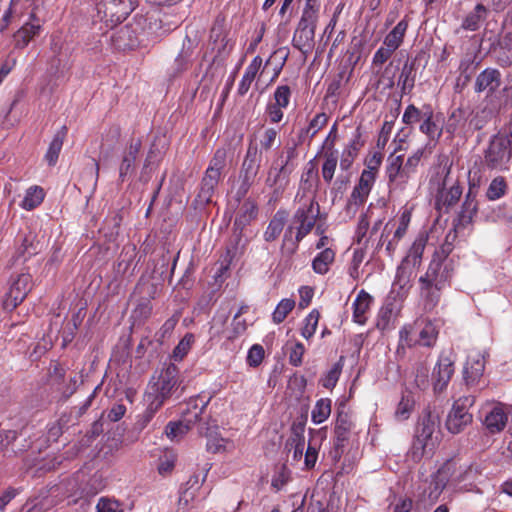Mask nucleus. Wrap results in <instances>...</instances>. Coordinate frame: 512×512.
Masks as SVG:
<instances>
[{
  "instance_id": "nucleus-27",
  "label": "nucleus",
  "mask_w": 512,
  "mask_h": 512,
  "mask_svg": "<svg viewBox=\"0 0 512 512\" xmlns=\"http://www.w3.org/2000/svg\"><path fill=\"white\" fill-rule=\"evenodd\" d=\"M372 301L373 298L369 293L365 290H360L353 302V320L356 323L360 325H364L366 323V314L370 309Z\"/></svg>"
},
{
  "instance_id": "nucleus-20",
  "label": "nucleus",
  "mask_w": 512,
  "mask_h": 512,
  "mask_svg": "<svg viewBox=\"0 0 512 512\" xmlns=\"http://www.w3.org/2000/svg\"><path fill=\"white\" fill-rule=\"evenodd\" d=\"M453 364L454 361L450 357H440L432 374V377L434 379L435 392H442L446 388L448 382L451 379V376L454 373Z\"/></svg>"
},
{
  "instance_id": "nucleus-50",
  "label": "nucleus",
  "mask_w": 512,
  "mask_h": 512,
  "mask_svg": "<svg viewBox=\"0 0 512 512\" xmlns=\"http://www.w3.org/2000/svg\"><path fill=\"white\" fill-rule=\"evenodd\" d=\"M436 338L437 332L435 330V327L431 323H428L418 333V338L415 339L414 342L415 345L429 348L435 343Z\"/></svg>"
},
{
  "instance_id": "nucleus-30",
  "label": "nucleus",
  "mask_w": 512,
  "mask_h": 512,
  "mask_svg": "<svg viewBox=\"0 0 512 512\" xmlns=\"http://www.w3.org/2000/svg\"><path fill=\"white\" fill-rule=\"evenodd\" d=\"M153 305L137 298L136 306L130 315L131 328L142 326L152 315Z\"/></svg>"
},
{
  "instance_id": "nucleus-57",
  "label": "nucleus",
  "mask_w": 512,
  "mask_h": 512,
  "mask_svg": "<svg viewBox=\"0 0 512 512\" xmlns=\"http://www.w3.org/2000/svg\"><path fill=\"white\" fill-rule=\"evenodd\" d=\"M424 114V107L422 109H418L415 105L410 104L406 107L403 113L402 121L407 125H412L423 120Z\"/></svg>"
},
{
  "instance_id": "nucleus-41",
  "label": "nucleus",
  "mask_w": 512,
  "mask_h": 512,
  "mask_svg": "<svg viewBox=\"0 0 512 512\" xmlns=\"http://www.w3.org/2000/svg\"><path fill=\"white\" fill-rule=\"evenodd\" d=\"M335 259V253L332 249L326 248L320 252L312 262V268L314 272L318 274H326L329 270V266Z\"/></svg>"
},
{
  "instance_id": "nucleus-48",
  "label": "nucleus",
  "mask_w": 512,
  "mask_h": 512,
  "mask_svg": "<svg viewBox=\"0 0 512 512\" xmlns=\"http://www.w3.org/2000/svg\"><path fill=\"white\" fill-rule=\"evenodd\" d=\"M181 317V311L177 310L173 313V315L168 318L160 330L157 332V341L163 344L167 338L172 335L173 330L175 329L177 323L179 322Z\"/></svg>"
},
{
  "instance_id": "nucleus-16",
  "label": "nucleus",
  "mask_w": 512,
  "mask_h": 512,
  "mask_svg": "<svg viewBox=\"0 0 512 512\" xmlns=\"http://www.w3.org/2000/svg\"><path fill=\"white\" fill-rule=\"evenodd\" d=\"M502 84L501 73L496 68H486L476 77L474 90L476 93L486 92L487 95L495 93Z\"/></svg>"
},
{
  "instance_id": "nucleus-64",
  "label": "nucleus",
  "mask_w": 512,
  "mask_h": 512,
  "mask_svg": "<svg viewBox=\"0 0 512 512\" xmlns=\"http://www.w3.org/2000/svg\"><path fill=\"white\" fill-rule=\"evenodd\" d=\"M463 120H464V111L461 109L454 110L448 119V123H447V127H446L447 132L454 133L458 129L460 123Z\"/></svg>"
},
{
  "instance_id": "nucleus-53",
  "label": "nucleus",
  "mask_w": 512,
  "mask_h": 512,
  "mask_svg": "<svg viewBox=\"0 0 512 512\" xmlns=\"http://www.w3.org/2000/svg\"><path fill=\"white\" fill-rule=\"evenodd\" d=\"M292 227H288L285 231L282 245H281V253L284 257L291 258L298 249V244L300 241H297V235L295 239L292 238Z\"/></svg>"
},
{
  "instance_id": "nucleus-39",
  "label": "nucleus",
  "mask_w": 512,
  "mask_h": 512,
  "mask_svg": "<svg viewBox=\"0 0 512 512\" xmlns=\"http://www.w3.org/2000/svg\"><path fill=\"white\" fill-rule=\"evenodd\" d=\"M318 185L319 182L300 180V186L296 195L298 202L311 203L313 201V204H318L316 201Z\"/></svg>"
},
{
  "instance_id": "nucleus-62",
  "label": "nucleus",
  "mask_w": 512,
  "mask_h": 512,
  "mask_svg": "<svg viewBox=\"0 0 512 512\" xmlns=\"http://www.w3.org/2000/svg\"><path fill=\"white\" fill-rule=\"evenodd\" d=\"M290 96H291L290 87L287 85H281V86L277 87V89L274 92V99H275L274 104L286 108L289 104Z\"/></svg>"
},
{
  "instance_id": "nucleus-5",
  "label": "nucleus",
  "mask_w": 512,
  "mask_h": 512,
  "mask_svg": "<svg viewBox=\"0 0 512 512\" xmlns=\"http://www.w3.org/2000/svg\"><path fill=\"white\" fill-rule=\"evenodd\" d=\"M474 403L475 397L472 395L462 396L454 401L445 422L450 433L459 434L472 423L473 415L469 410Z\"/></svg>"
},
{
  "instance_id": "nucleus-13",
  "label": "nucleus",
  "mask_w": 512,
  "mask_h": 512,
  "mask_svg": "<svg viewBox=\"0 0 512 512\" xmlns=\"http://www.w3.org/2000/svg\"><path fill=\"white\" fill-rule=\"evenodd\" d=\"M110 41L115 50H132L139 45L137 29L132 25L119 27L111 34Z\"/></svg>"
},
{
  "instance_id": "nucleus-58",
  "label": "nucleus",
  "mask_w": 512,
  "mask_h": 512,
  "mask_svg": "<svg viewBox=\"0 0 512 512\" xmlns=\"http://www.w3.org/2000/svg\"><path fill=\"white\" fill-rule=\"evenodd\" d=\"M320 314L317 310H312L305 318V325L302 328V335L306 339L313 336L316 331Z\"/></svg>"
},
{
  "instance_id": "nucleus-35",
  "label": "nucleus",
  "mask_w": 512,
  "mask_h": 512,
  "mask_svg": "<svg viewBox=\"0 0 512 512\" xmlns=\"http://www.w3.org/2000/svg\"><path fill=\"white\" fill-rule=\"evenodd\" d=\"M407 28L408 21L404 18L386 35L384 45L396 51L403 43Z\"/></svg>"
},
{
  "instance_id": "nucleus-14",
  "label": "nucleus",
  "mask_w": 512,
  "mask_h": 512,
  "mask_svg": "<svg viewBox=\"0 0 512 512\" xmlns=\"http://www.w3.org/2000/svg\"><path fill=\"white\" fill-rule=\"evenodd\" d=\"M116 8V0L109 3H98L96 7L97 18L100 21H104L107 25L109 21L111 23H120L124 21L133 10L132 2L130 0H127V5H125L121 11L116 10Z\"/></svg>"
},
{
  "instance_id": "nucleus-1",
  "label": "nucleus",
  "mask_w": 512,
  "mask_h": 512,
  "mask_svg": "<svg viewBox=\"0 0 512 512\" xmlns=\"http://www.w3.org/2000/svg\"><path fill=\"white\" fill-rule=\"evenodd\" d=\"M185 355L171 354L168 366L161 371L158 379L148 387L145 393L147 408L143 414V425H146L164 402L178 391L180 383L177 378L179 370L176 364L181 362Z\"/></svg>"
},
{
  "instance_id": "nucleus-33",
  "label": "nucleus",
  "mask_w": 512,
  "mask_h": 512,
  "mask_svg": "<svg viewBox=\"0 0 512 512\" xmlns=\"http://www.w3.org/2000/svg\"><path fill=\"white\" fill-rule=\"evenodd\" d=\"M258 207L251 199H246L240 206L236 218L235 225L244 227L257 217Z\"/></svg>"
},
{
  "instance_id": "nucleus-12",
  "label": "nucleus",
  "mask_w": 512,
  "mask_h": 512,
  "mask_svg": "<svg viewBox=\"0 0 512 512\" xmlns=\"http://www.w3.org/2000/svg\"><path fill=\"white\" fill-rule=\"evenodd\" d=\"M453 266L450 262L431 259L427 271L419 278V282L434 283L445 286L452 277Z\"/></svg>"
},
{
  "instance_id": "nucleus-55",
  "label": "nucleus",
  "mask_w": 512,
  "mask_h": 512,
  "mask_svg": "<svg viewBox=\"0 0 512 512\" xmlns=\"http://www.w3.org/2000/svg\"><path fill=\"white\" fill-rule=\"evenodd\" d=\"M328 121V117L325 113L317 114L309 123V126L306 130H302L300 134V141H302V137L304 134L310 135V138H313L319 130H321Z\"/></svg>"
},
{
  "instance_id": "nucleus-28",
  "label": "nucleus",
  "mask_w": 512,
  "mask_h": 512,
  "mask_svg": "<svg viewBox=\"0 0 512 512\" xmlns=\"http://www.w3.org/2000/svg\"><path fill=\"white\" fill-rule=\"evenodd\" d=\"M198 430L201 435H204L207 438L206 447L208 451L217 453L224 448L225 440L220 437L217 432L218 427L216 425L214 427H210L206 423H202L200 421Z\"/></svg>"
},
{
  "instance_id": "nucleus-45",
  "label": "nucleus",
  "mask_w": 512,
  "mask_h": 512,
  "mask_svg": "<svg viewBox=\"0 0 512 512\" xmlns=\"http://www.w3.org/2000/svg\"><path fill=\"white\" fill-rule=\"evenodd\" d=\"M311 435H319L321 438L325 437L326 431L321 429L318 431L310 430ZM318 445L315 443L314 436H311L308 447L305 453V466L307 469H311L315 466L318 457Z\"/></svg>"
},
{
  "instance_id": "nucleus-19",
  "label": "nucleus",
  "mask_w": 512,
  "mask_h": 512,
  "mask_svg": "<svg viewBox=\"0 0 512 512\" xmlns=\"http://www.w3.org/2000/svg\"><path fill=\"white\" fill-rule=\"evenodd\" d=\"M141 140H131L128 147L123 152L122 160L119 166V180L125 182L134 172V163L141 149Z\"/></svg>"
},
{
  "instance_id": "nucleus-9",
  "label": "nucleus",
  "mask_w": 512,
  "mask_h": 512,
  "mask_svg": "<svg viewBox=\"0 0 512 512\" xmlns=\"http://www.w3.org/2000/svg\"><path fill=\"white\" fill-rule=\"evenodd\" d=\"M403 162L402 155L391 154L387 159L386 175L390 192L403 191L411 177L405 170Z\"/></svg>"
},
{
  "instance_id": "nucleus-43",
  "label": "nucleus",
  "mask_w": 512,
  "mask_h": 512,
  "mask_svg": "<svg viewBox=\"0 0 512 512\" xmlns=\"http://www.w3.org/2000/svg\"><path fill=\"white\" fill-rule=\"evenodd\" d=\"M417 269L418 267L406 262V260L403 259L397 268L395 280L396 284L399 285L401 288L407 286L410 283L411 279L415 276Z\"/></svg>"
},
{
  "instance_id": "nucleus-23",
  "label": "nucleus",
  "mask_w": 512,
  "mask_h": 512,
  "mask_svg": "<svg viewBox=\"0 0 512 512\" xmlns=\"http://www.w3.org/2000/svg\"><path fill=\"white\" fill-rule=\"evenodd\" d=\"M489 15V9L482 3H477L474 8L463 18L460 29L475 32L479 30Z\"/></svg>"
},
{
  "instance_id": "nucleus-49",
  "label": "nucleus",
  "mask_w": 512,
  "mask_h": 512,
  "mask_svg": "<svg viewBox=\"0 0 512 512\" xmlns=\"http://www.w3.org/2000/svg\"><path fill=\"white\" fill-rule=\"evenodd\" d=\"M193 48V41L190 38L186 37L183 41L180 53L175 58V64L177 65L178 71H182L186 68L187 64L189 63L193 55Z\"/></svg>"
},
{
  "instance_id": "nucleus-60",
  "label": "nucleus",
  "mask_w": 512,
  "mask_h": 512,
  "mask_svg": "<svg viewBox=\"0 0 512 512\" xmlns=\"http://www.w3.org/2000/svg\"><path fill=\"white\" fill-rule=\"evenodd\" d=\"M365 257V251L363 249H355L353 252L352 260L349 266V275L353 279L359 278V268Z\"/></svg>"
},
{
  "instance_id": "nucleus-8",
  "label": "nucleus",
  "mask_w": 512,
  "mask_h": 512,
  "mask_svg": "<svg viewBox=\"0 0 512 512\" xmlns=\"http://www.w3.org/2000/svg\"><path fill=\"white\" fill-rule=\"evenodd\" d=\"M300 207L296 210L293 220L297 226V241H301L307 236L315 226L316 220L320 214L319 204L300 203Z\"/></svg>"
},
{
  "instance_id": "nucleus-4",
  "label": "nucleus",
  "mask_w": 512,
  "mask_h": 512,
  "mask_svg": "<svg viewBox=\"0 0 512 512\" xmlns=\"http://www.w3.org/2000/svg\"><path fill=\"white\" fill-rule=\"evenodd\" d=\"M318 9H304L292 38V45L306 58L314 48Z\"/></svg>"
},
{
  "instance_id": "nucleus-31",
  "label": "nucleus",
  "mask_w": 512,
  "mask_h": 512,
  "mask_svg": "<svg viewBox=\"0 0 512 512\" xmlns=\"http://www.w3.org/2000/svg\"><path fill=\"white\" fill-rule=\"evenodd\" d=\"M360 138L361 131L360 128L358 127L355 130L354 137L351 140L350 144L343 151L342 158L340 161V167L342 170H348L351 167L360 147L363 145V142H361Z\"/></svg>"
},
{
  "instance_id": "nucleus-63",
  "label": "nucleus",
  "mask_w": 512,
  "mask_h": 512,
  "mask_svg": "<svg viewBox=\"0 0 512 512\" xmlns=\"http://www.w3.org/2000/svg\"><path fill=\"white\" fill-rule=\"evenodd\" d=\"M120 503L109 498L102 497L96 506L97 512H121Z\"/></svg>"
},
{
  "instance_id": "nucleus-18",
  "label": "nucleus",
  "mask_w": 512,
  "mask_h": 512,
  "mask_svg": "<svg viewBox=\"0 0 512 512\" xmlns=\"http://www.w3.org/2000/svg\"><path fill=\"white\" fill-rule=\"evenodd\" d=\"M484 354H469L464 365L463 375L467 385L472 386L479 382L485 370Z\"/></svg>"
},
{
  "instance_id": "nucleus-59",
  "label": "nucleus",
  "mask_w": 512,
  "mask_h": 512,
  "mask_svg": "<svg viewBox=\"0 0 512 512\" xmlns=\"http://www.w3.org/2000/svg\"><path fill=\"white\" fill-rule=\"evenodd\" d=\"M462 195V188L459 185H453L447 192H445L439 201L442 202L447 208L455 205Z\"/></svg>"
},
{
  "instance_id": "nucleus-10",
  "label": "nucleus",
  "mask_w": 512,
  "mask_h": 512,
  "mask_svg": "<svg viewBox=\"0 0 512 512\" xmlns=\"http://www.w3.org/2000/svg\"><path fill=\"white\" fill-rule=\"evenodd\" d=\"M479 181H475V179H469V189L465 196V200L461 206V210L458 213L457 218L455 219L454 227L455 229L465 228L469 224L472 223L474 216L478 211V203L476 201V196L478 193Z\"/></svg>"
},
{
  "instance_id": "nucleus-47",
  "label": "nucleus",
  "mask_w": 512,
  "mask_h": 512,
  "mask_svg": "<svg viewBox=\"0 0 512 512\" xmlns=\"http://www.w3.org/2000/svg\"><path fill=\"white\" fill-rule=\"evenodd\" d=\"M331 413V400L322 398L318 400L312 410L311 419L315 424L324 422Z\"/></svg>"
},
{
  "instance_id": "nucleus-24",
  "label": "nucleus",
  "mask_w": 512,
  "mask_h": 512,
  "mask_svg": "<svg viewBox=\"0 0 512 512\" xmlns=\"http://www.w3.org/2000/svg\"><path fill=\"white\" fill-rule=\"evenodd\" d=\"M261 160L262 153L259 151L257 145L250 143L241 166L240 175L256 179L260 169Z\"/></svg>"
},
{
  "instance_id": "nucleus-25",
  "label": "nucleus",
  "mask_w": 512,
  "mask_h": 512,
  "mask_svg": "<svg viewBox=\"0 0 512 512\" xmlns=\"http://www.w3.org/2000/svg\"><path fill=\"white\" fill-rule=\"evenodd\" d=\"M425 114L419 127L430 140H438L442 135V126L430 105H424Z\"/></svg>"
},
{
  "instance_id": "nucleus-17",
  "label": "nucleus",
  "mask_w": 512,
  "mask_h": 512,
  "mask_svg": "<svg viewBox=\"0 0 512 512\" xmlns=\"http://www.w3.org/2000/svg\"><path fill=\"white\" fill-rule=\"evenodd\" d=\"M41 28V20L31 13L29 21L25 22L14 34L15 47L25 48L31 40L39 35Z\"/></svg>"
},
{
  "instance_id": "nucleus-52",
  "label": "nucleus",
  "mask_w": 512,
  "mask_h": 512,
  "mask_svg": "<svg viewBox=\"0 0 512 512\" xmlns=\"http://www.w3.org/2000/svg\"><path fill=\"white\" fill-rule=\"evenodd\" d=\"M295 307V301L290 298L282 299L278 305L276 306L273 314L272 319L273 322L276 324H280L285 320L287 315L294 309Z\"/></svg>"
},
{
  "instance_id": "nucleus-56",
  "label": "nucleus",
  "mask_w": 512,
  "mask_h": 512,
  "mask_svg": "<svg viewBox=\"0 0 512 512\" xmlns=\"http://www.w3.org/2000/svg\"><path fill=\"white\" fill-rule=\"evenodd\" d=\"M291 170L292 169L290 167H287V161H285L284 164H281L279 167L272 166L266 179L267 185H276L282 176L285 178L288 177V175L291 173Z\"/></svg>"
},
{
  "instance_id": "nucleus-22",
  "label": "nucleus",
  "mask_w": 512,
  "mask_h": 512,
  "mask_svg": "<svg viewBox=\"0 0 512 512\" xmlns=\"http://www.w3.org/2000/svg\"><path fill=\"white\" fill-rule=\"evenodd\" d=\"M220 179V176L205 171L199 192L194 200L196 207H204L211 202Z\"/></svg>"
},
{
  "instance_id": "nucleus-15",
  "label": "nucleus",
  "mask_w": 512,
  "mask_h": 512,
  "mask_svg": "<svg viewBox=\"0 0 512 512\" xmlns=\"http://www.w3.org/2000/svg\"><path fill=\"white\" fill-rule=\"evenodd\" d=\"M352 426H353V424L350 419V416L343 411H338L336 422H335V428H334L335 457H340L341 454L343 453V448H344L346 442L349 440Z\"/></svg>"
},
{
  "instance_id": "nucleus-2",
  "label": "nucleus",
  "mask_w": 512,
  "mask_h": 512,
  "mask_svg": "<svg viewBox=\"0 0 512 512\" xmlns=\"http://www.w3.org/2000/svg\"><path fill=\"white\" fill-rule=\"evenodd\" d=\"M464 480V471H459L457 463L449 460L445 462L430 479L424 480L417 488V503L435 504L448 483L458 484Z\"/></svg>"
},
{
  "instance_id": "nucleus-3",
  "label": "nucleus",
  "mask_w": 512,
  "mask_h": 512,
  "mask_svg": "<svg viewBox=\"0 0 512 512\" xmlns=\"http://www.w3.org/2000/svg\"><path fill=\"white\" fill-rule=\"evenodd\" d=\"M439 427V416L430 410H425L419 418L415 439L412 446L413 459H421L432 452L434 448L433 434Z\"/></svg>"
},
{
  "instance_id": "nucleus-38",
  "label": "nucleus",
  "mask_w": 512,
  "mask_h": 512,
  "mask_svg": "<svg viewBox=\"0 0 512 512\" xmlns=\"http://www.w3.org/2000/svg\"><path fill=\"white\" fill-rule=\"evenodd\" d=\"M427 244V236L420 235L415 239L412 246L410 247L407 255L404 257L406 262L420 267L422 263V257Z\"/></svg>"
},
{
  "instance_id": "nucleus-11",
  "label": "nucleus",
  "mask_w": 512,
  "mask_h": 512,
  "mask_svg": "<svg viewBox=\"0 0 512 512\" xmlns=\"http://www.w3.org/2000/svg\"><path fill=\"white\" fill-rule=\"evenodd\" d=\"M511 411L506 405L496 403L488 410L483 409V425L490 434H496L504 430L508 422V415Z\"/></svg>"
},
{
  "instance_id": "nucleus-40",
  "label": "nucleus",
  "mask_w": 512,
  "mask_h": 512,
  "mask_svg": "<svg viewBox=\"0 0 512 512\" xmlns=\"http://www.w3.org/2000/svg\"><path fill=\"white\" fill-rule=\"evenodd\" d=\"M44 190L39 186H31L27 189L21 207L27 211H31L38 207L44 200Z\"/></svg>"
},
{
  "instance_id": "nucleus-37",
  "label": "nucleus",
  "mask_w": 512,
  "mask_h": 512,
  "mask_svg": "<svg viewBox=\"0 0 512 512\" xmlns=\"http://www.w3.org/2000/svg\"><path fill=\"white\" fill-rule=\"evenodd\" d=\"M324 163L322 165V177L326 183H330L334 177V173L338 162V152L333 149V143L324 152Z\"/></svg>"
},
{
  "instance_id": "nucleus-61",
  "label": "nucleus",
  "mask_w": 512,
  "mask_h": 512,
  "mask_svg": "<svg viewBox=\"0 0 512 512\" xmlns=\"http://www.w3.org/2000/svg\"><path fill=\"white\" fill-rule=\"evenodd\" d=\"M239 180L240 184L235 193L236 201L238 202H240L247 195L255 181V178L239 174Z\"/></svg>"
},
{
  "instance_id": "nucleus-51",
  "label": "nucleus",
  "mask_w": 512,
  "mask_h": 512,
  "mask_svg": "<svg viewBox=\"0 0 512 512\" xmlns=\"http://www.w3.org/2000/svg\"><path fill=\"white\" fill-rule=\"evenodd\" d=\"M38 243H35V236L32 233L25 235L21 245L16 250L17 257H30L37 254Z\"/></svg>"
},
{
  "instance_id": "nucleus-36",
  "label": "nucleus",
  "mask_w": 512,
  "mask_h": 512,
  "mask_svg": "<svg viewBox=\"0 0 512 512\" xmlns=\"http://www.w3.org/2000/svg\"><path fill=\"white\" fill-rule=\"evenodd\" d=\"M160 292V285L154 283L150 280H145L141 278L137 283L134 295L140 300H147V302H151L156 298L158 293Z\"/></svg>"
},
{
  "instance_id": "nucleus-6",
  "label": "nucleus",
  "mask_w": 512,
  "mask_h": 512,
  "mask_svg": "<svg viewBox=\"0 0 512 512\" xmlns=\"http://www.w3.org/2000/svg\"><path fill=\"white\" fill-rule=\"evenodd\" d=\"M512 158L509 140L502 135H494L484 151V165L491 170H504Z\"/></svg>"
},
{
  "instance_id": "nucleus-32",
  "label": "nucleus",
  "mask_w": 512,
  "mask_h": 512,
  "mask_svg": "<svg viewBox=\"0 0 512 512\" xmlns=\"http://www.w3.org/2000/svg\"><path fill=\"white\" fill-rule=\"evenodd\" d=\"M66 135H67V127L66 126H62L54 135V137L48 147V150L45 154V159L50 166H53L56 164Z\"/></svg>"
},
{
  "instance_id": "nucleus-26",
  "label": "nucleus",
  "mask_w": 512,
  "mask_h": 512,
  "mask_svg": "<svg viewBox=\"0 0 512 512\" xmlns=\"http://www.w3.org/2000/svg\"><path fill=\"white\" fill-rule=\"evenodd\" d=\"M420 295L423 300V307L425 311H432L439 303L441 297V290L445 287L443 285H435L434 283L419 282Z\"/></svg>"
},
{
  "instance_id": "nucleus-42",
  "label": "nucleus",
  "mask_w": 512,
  "mask_h": 512,
  "mask_svg": "<svg viewBox=\"0 0 512 512\" xmlns=\"http://www.w3.org/2000/svg\"><path fill=\"white\" fill-rule=\"evenodd\" d=\"M227 166V149L226 148H218L213 157L211 158L209 165L206 169V172L218 175L222 177L223 171Z\"/></svg>"
},
{
  "instance_id": "nucleus-44",
  "label": "nucleus",
  "mask_w": 512,
  "mask_h": 512,
  "mask_svg": "<svg viewBox=\"0 0 512 512\" xmlns=\"http://www.w3.org/2000/svg\"><path fill=\"white\" fill-rule=\"evenodd\" d=\"M414 404L415 399L413 394L411 392L403 393L395 410V417L401 421L408 419L414 408Z\"/></svg>"
},
{
  "instance_id": "nucleus-21",
  "label": "nucleus",
  "mask_w": 512,
  "mask_h": 512,
  "mask_svg": "<svg viewBox=\"0 0 512 512\" xmlns=\"http://www.w3.org/2000/svg\"><path fill=\"white\" fill-rule=\"evenodd\" d=\"M201 412L202 408L198 410L197 406H195L194 411L184 414L183 419L179 422L168 423L165 428L167 437L171 440H175L186 434L191 426L198 421Z\"/></svg>"
},
{
  "instance_id": "nucleus-46",
  "label": "nucleus",
  "mask_w": 512,
  "mask_h": 512,
  "mask_svg": "<svg viewBox=\"0 0 512 512\" xmlns=\"http://www.w3.org/2000/svg\"><path fill=\"white\" fill-rule=\"evenodd\" d=\"M508 190V184L504 177L497 176L489 184L486 197L488 200L494 201L503 197Z\"/></svg>"
},
{
  "instance_id": "nucleus-29",
  "label": "nucleus",
  "mask_w": 512,
  "mask_h": 512,
  "mask_svg": "<svg viewBox=\"0 0 512 512\" xmlns=\"http://www.w3.org/2000/svg\"><path fill=\"white\" fill-rule=\"evenodd\" d=\"M287 220V212L284 210H278L271 218L266 230L264 231L263 237L266 242L275 241L285 226Z\"/></svg>"
},
{
  "instance_id": "nucleus-34",
  "label": "nucleus",
  "mask_w": 512,
  "mask_h": 512,
  "mask_svg": "<svg viewBox=\"0 0 512 512\" xmlns=\"http://www.w3.org/2000/svg\"><path fill=\"white\" fill-rule=\"evenodd\" d=\"M415 60H407L401 70L398 85L401 86L402 93H410L414 87L416 78Z\"/></svg>"
},
{
  "instance_id": "nucleus-54",
  "label": "nucleus",
  "mask_w": 512,
  "mask_h": 512,
  "mask_svg": "<svg viewBox=\"0 0 512 512\" xmlns=\"http://www.w3.org/2000/svg\"><path fill=\"white\" fill-rule=\"evenodd\" d=\"M343 356L340 357L339 361L336 362L331 369L326 373V375L322 378L321 382L323 387L327 389H332L341 374L342 367H343Z\"/></svg>"
},
{
  "instance_id": "nucleus-7",
  "label": "nucleus",
  "mask_w": 512,
  "mask_h": 512,
  "mask_svg": "<svg viewBox=\"0 0 512 512\" xmlns=\"http://www.w3.org/2000/svg\"><path fill=\"white\" fill-rule=\"evenodd\" d=\"M32 289V276L29 273H22L15 278H11L9 289L3 300L4 309L14 310L24 301Z\"/></svg>"
}]
</instances>
